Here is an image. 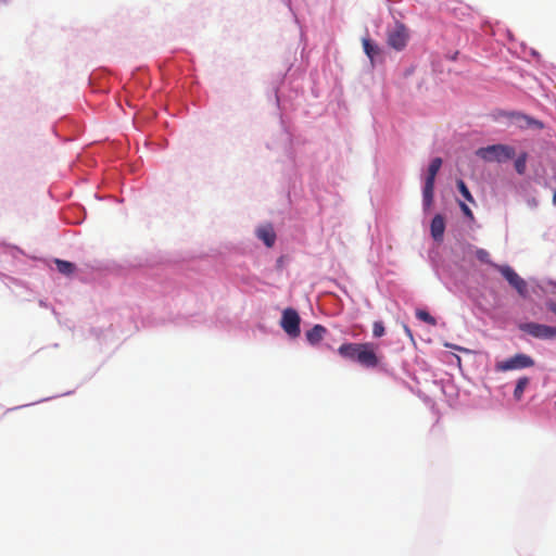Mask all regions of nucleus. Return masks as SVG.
Masks as SVG:
<instances>
[{
    "instance_id": "22",
    "label": "nucleus",
    "mask_w": 556,
    "mask_h": 556,
    "mask_svg": "<svg viewBox=\"0 0 556 556\" xmlns=\"http://www.w3.org/2000/svg\"><path fill=\"white\" fill-rule=\"evenodd\" d=\"M384 326L382 321H375L372 325V334L375 338H380L384 334Z\"/></svg>"
},
{
    "instance_id": "2",
    "label": "nucleus",
    "mask_w": 556,
    "mask_h": 556,
    "mask_svg": "<svg viewBox=\"0 0 556 556\" xmlns=\"http://www.w3.org/2000/svg\"><path fill=\"white\" fill-rule=\"evenodd\" d=\"M497 117L509 121L513 125L520 129L544 128V124L541 121L517 111H500L497 113Z\"/></svg>"
},
{
    "instance_id": "5",
    "label": "nucleus",
    "mask_w": 556,
    "mask_h": 556,
    "mask_svg": "<svg viewBox=\"0 0 556 556\" xmlns=\"http://www.w3.org/2000/svg\"><path fill=\"white\" fill-rule=\"evenodd\" d=\"M407 28L400 23H396L393 28L388 30V45L400 51L403 50L408 41Z\"/></svg>"
},
{
    "instance_id": "7",
    "label": "nucleus",
    "mask_w": 556,
    "mask_h": 556,
    "mask_svg": "<svg viewBox=\"0 0 556 556\" xmlns=\"http://www.w3.org/2000/svg\"><path fill=\"white\" fill-rule=\"evenodd\" d=\"M377 346L374 343H362V348L357 354V363L366 368H375L379 364V358L376 354Z\"/></svg>"
},
{
    "instance_id": "24",
    "label": "nucleus",
    "mask_w": 556,
    "mask_h": 556,
    "mask_svg": "<svg viewBox=\"0 0 556 556\" xmlns=\"http://www.w3.org/2000/svg\"><path fill=\"white\" fill-rule=\"evenodd\" d=\"M546 307L548 311H551L552 313L556 314V302H547L546 303Z\"/></svg>"
},
{
    "instance_id": "8",
    "label": "nucleus",
    "mask_w": 556,
    "mask_h": 556,
    "mask_svg": "<svg viewBox=\"0 0 556 556\" xmlns=\"http://www.w3.org/2000/svg\"><path fill=\"white\" fill-rule=\"evenodd\" d=\"M520 330L536 339L549 340V326L538 323L520 325Z\"/></svg>"
},
{
    "instance_id": "4",
    "label": "nucleus",
    "mask_w": 556,
    "mask_h": 556,
    "mask_svg": "<svg viewBox=\"0 0 556 556\" xmlns=\"http://www.w3.org/2000/svg\"><path fill=\"white\" fill-rule=\"evenodd\" d=\"M301 318L294 308L288 307L282 312L280 326L290 338H298L301 333Z\"/></svg>"
},
{
    "instance_id": "13",
    "label": "nucleus",
    "mask_w": 556,
    "mask_h": 556,
    "mask_svg": "<svg viewBox=\"0 0 556 556\" xmlns=\"http://www.w3.org/2000/svg\"><path fill=\"white\" fill-rule=\"evenodd\" d=\"M442 166V159L441 157H434L429 167H428V175L425 182L434 184L435 176L439 173L440 168Z\"/></svg>"
},
{
    "instance_id": "16",
    "label": "nucleus",
    "mask_w": 556,
    "mask_h": 556,
    "mask_svg": "<svg viewBox=\"0 0 556 556\" xmlns=\"http://www.w3.org/2000/svg\"><path fill=\"white\" fill-rule=\"evenodd\" d=\"M529 382L530 380L528 377H522L518 379L516 388L514 390V397L517 401H519L522 397L526 388L529 386Z\"/></svg>"
},
{
    "instance_id": "3",
    "label": "nucleus",
    "mask_w": 556,
    "mask_h": 556,
    "mask_svg": "<svg viewBox=\"0 0 556 556\" xmlns=\"http://www.w3.org/2000/svg\"><path fill=\"white\" fill-rule=\"evenodd\" d=\"M493 267L498 270L508 283L518 292L520 296H527L528 285L515 270L508 265L493 264Z\"/></svg>"
},
{
    "instance_id": "12",
    "label": "nucleus",
    "mask_w": 556,
    "mask_h": 556,
    "mask_svg": "<svg viewBox=\"0 0 556 556\" xmlns=\"http://www.w3.org/2000/svg\"><path fill=\"white\" fill-rule=\"evenodd\" d=\"M327 333V329L323 325H315L311 330L306 331L305 336L309 344H318Z\"/></svg>"
},
{
    "instance_id": "15",
    "label": "nucleus",
    "mask_w": 556,
    "mask_h": 556,
    "mask_svg": "<svg viewBox=\"0 0 556 556\" xmlns=\"http://www.w3.org/2000/svg\"><path fill=\"white\" fill-rule=\"evenodd\" d=\"M54 263H55L56 269L65 276H70L75 271V268H76L75 264H73L68 261H63V260L56 258L54 261Z\"/></svg>"
},
{
    "instance_id": "11",
    "label": "nucleus",
    "mask_w": 556,
    "mask_h": 556,
    "mask_svg": "<svg viewBox=\"0 0 556 556\" xmlns=\"http://www.w3.org/2000/svg\"><path fill=\"white\" fill-rule=\"evenodd\" d=\"M256 235L257 238L266 244V247L270 248L275 244L276 233L270 225L260 227Z\"/></svg>"
},
{
    "instance_id": "17",
    "label": "nucleus",
    "mask_w": 556,
    "mask_h": 556,
    "mask_svg": "<svg viewBox=\"0 0 556 556\" xmlns=\"http://www.w3.org/2000/svg\"><path fill=\"white\" fill-rule=\"evenodd\" d=\"M363 48L365 53L372 60L378 53L379 49L375 46L369 38H363Z\"/></svg>"
},
{
    "instance_id": "27",
    "label": "nucleus",
    "mask_w": 556,
    "mask_h": 556,
    "mask_svg": "<svg viewBox=\"0 0 556 556\" xmlns=\"http://www.w3.org/2000/svg\"><path fill=\"white\" fill-rule=\"evenodd\" d=\"M446 346H450V344H446ZM451 348L458 350V351H466L465 349L456 346V345H451Z\"/></svg>"
},
{
    "instance_id": "14",
    "label": "nucleus",
    "mask_w": 556,
    "mask_h": 556,
    "mask_svg": "<svg viewBox=\"0 0 556 556\" xmlns=\"http://www.w3.org/2000/svg\"><path fill=\"white\" fill-rule=\"evenodd\" d=\"M434 184L425 182L422 190L424 208L428 210L433 202Z\"/></svg>"
},
{
    "instance_id": "26",
    "label": "nucleus",
    "mask_w": 556,
    "mask_h": 556,
    "mask_svg": "<svg viewBox=\"0 0 556 556\" xmlns=\"http://www.w3.org/2000/svg\"><path fill=\"white\" fill-rule=\"evenodd\" d=\"M404 329H405V332L412 338L413 333H412L410 329L407 326H404Z\"/></svg>"
},
{
    "instance_id": "10",
    "label": "nucleus",
    "mask_w": 556,
    "mask_h": 556,
    "mask_svg": "<svg viewBox=\"0 0 556 556\" xmlns=\"http://www.w3.org/2000/svg\"><path fill=\"white\" fill-rule=\"evenodd\" d=\"M431 236L435 241H442L444 230H445V220L441 214H437L430 225Z\"/></svg>"
},
{
    "instance_id": "6",
    "label": "nucleus",
    "mask_w": 556,
    "mask_h": 556,
    "mask_svg": "<svg viewBox=\"0 0 556 556\" xmlns=\"http://www.w3.org/2000/svg\"><path fill=\"white\" fill-rule=\"evenodd\" d=\"M534 365V361L526 354H516L515 356L496 364L500 371L529 368Z\"/></svg>"
},
{
    "instance_id": "1",
    "label": "nucleus",
    "mask_w": 556,
    "mask_h": 556,
    "mask_svg": "<svg viewBox=\"0 0 556 556\" xmlns=\"http://www.w3.org/2000/svg\"><path fill=\"white\" fill-rule=\"evenodd\" d=\"M476 154L485 162L503 163L516 155L514 147L508 144H492L477 150Z\"/></svg>"
},
{
    "instance_id": "25",
    "label": "nucleus",
    "mask_w": 556,
    "mask_h": 556,
    "mask_svg": "<svg viewBox=\"0 0 556 556\" xmlns=\"http://www.w3.org/2000/svg\"><path fill=\"white\" fill-rule=\"evenodd\" d=\"M556 339V327L549 326V340Z\"/></svg>"
},
{
    "instance_id": "21",
    "label": "nucleus",
    "mask_w": 556,
    "mask_h": 556,
    "mask_svg": "<svg viewBox=\"0 0 556 556\" xmlns=\"http://www.w3.org/2000/svg\"><path fill=\"white\" fill-rule=\"evenodd\" d=\"M476 256H477V258H478L480 262H482V263L490 264V265H492V266H493V264H494V263H492V262H491V260H490V253H489L486 250H484V249H478V250L476 251Z\"/></svg>"
},
{
    "instance_id": "18",
    "label": "nucleus",
    "mask_w": 556,
    "mask_h": 556,
    "mask_svg": "<svg viewBox=\"0 0 556 556\" xmlns=\"http://www.w3.org/2000/svg\"><path fill=\"white\" fill-rule=\"evenodd\" d=\"M527 159L528 154L526 152H522L516 160H515V169L518 174L522 175L526 172L527 168Z\"/></svg>"
},
{
    "instance_id": "28",
    "label": "nucleus",
    "mask_w": 556,
    "mask_h": 556,
    "mask_svg": "<svg viewBox=\"0 0 556 556\" xmlns=\"http://www.w3.org/2000/svg\"><path fill=\"white\" fill-rule=\"evenodd\" d=\"M553 202H554V204L556 205V192H555V193H554V195H553Z\"/></svg>"
},
{
    "instance_id": "23",
    "label": "nucleus",
    "mask_w": 556,
    "mask_h": 556,
    "mask_svg": "<svg viewBox=\"0 0 556 556\" xmlns=\"http://www.w3.org/2000/svg\"><path fill=\"white\" fill-rule=\"evenodd\" d=\"M459 206H460L463 213L465 214V216L469 217L470 219L473 218L472 211L468 207V205L466 203L459 202Z\"/></svg>"
},
{
    "instance_id": "20",
    "label": "nucleus",
    "mask_w": 556,
    "mask_h": 556,
    "mask_svg": "<svg viewBox=\"0 0 556 556\" xmlns=\"http://www.w3.org/2000/svg\"><path fill=\"white\" fill-rule=\"evenodd\" d=\"M457 188H458V191L462 193V195L468 201V202H471L473 203L475 200L469 191V189L467 188L466 184L464 182V180L459 179L457 180Z\"/></svg>"
},
{
    "instance_id": "9",
    "label": "nucleus",
    "mask_w": 556,
    "mask_h": 556,
    "mask_svg": "<svg viewBox=\"0 0 556 556\" xmlns=\"http://www.w3.org/2000/svg\"><path fill=\"white\" fill-rule=\"evenodd\" d=\"M362 343H343L339 346L338 353L341 357L349 361H357V354Z\"/></svg>"
},
{
    "instance_id": "19",
    "label": "nucleus",
    "mask_w": 556,
    "mask_h": 556,
    "mask_svg": "<svg viewBox=\"0 0 556 556\" xmlns=\"http://www.w3.org/2000/svg\"><path fill=\"white\" fill-rule=\"evenodd\" d=\"M416 317L428 325H431V326L437 325V319L425 309H417Z\"/></svg>"
}]
</instances>
